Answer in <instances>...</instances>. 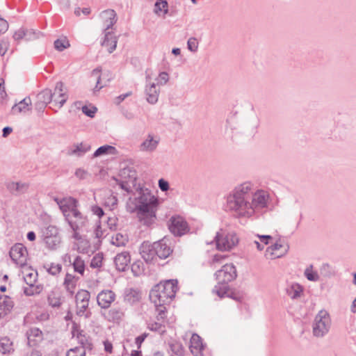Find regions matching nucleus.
I'll return each instance as SVG.
<instances>
[{"instance_id": "9", "label": "nucleus", "mask_w": 356, "mask_h": 356, "mask_svg": "<svg viewBox=\"0 0 356 356\" xmlns=\"http://www.w3.org/2000/svg\"><path fill=\"white\" fill-rule=\"evenodd\" d=\"M69 225L73 232V237L79 239V231L83 228L87 222V218L79 210L65 217Z\"/></svg>"}, {"instance_id": "8", "label": "nucleus", "mask_w": 356, "mask_h": 356, "mask_svg": "<svg viewBox=\"0 0 356 356\" xmlns=\"http://www.w3.org/2000/svg\"><path fill=\"white\" fill-rule=\"evenodd\" d=\"M331 321L330 315L325 310H321L316 315L313 332L315 336L321 337L328 332Z\"/></svg>"}, {"instance_id": "32", "label": "nucleus", "mask_w": 356, "mask_h": 356, "mask_svg": "<svg viewBox=\"0 0 356 356\" xmlns=\"http://www.w3.org/2000/svg\"><path fill=\"white\" fill-rule=\"evenodd\" d=\"M44 242L48 248L55 250L59 246L60 239L57 235L46 236L44 237Z\"/></svg>"}, {"instance_id": "29", "label": "nucleus", "mask_w": 356, "mask_h": 356, "mask_svg": "<svg viewBox=\"0 0 356 356\" xmlns=\"http://www.w3.org/2000/svg\"><path fill=\"white\" fill-rule=\"evenodd\" d=\"M47 300L53 307H59L62 304L61 293L58 291H52L49 293Z\"/></svg>"}, {"instance_id": "35", "label": "nucleus", "mask_w": 356, "mask_h": 356, "mask_svg": "<svg viewBox=\"0 0 356 356\" xmlns=\"http://www.w3.org/2000/svg\"><path fill=\"white\" fill-rule=\"evenodd\" d=\"M128 242V236L126 234H122L120 233H118L112 237L111 243L112 244L121 247L124 246Z\"/></svg>"}, {"instance_id": "27", "label": "nucleus", "mask_w": 356, "mask_h": 356, "mask_svg": "<svg viewBox=\"0 0 356 356\" xmlns=\"http://www.w3.org/2000/svg\"><path fill=\"white\" fill-rule=\"evenodd\" d=\"M102 45L108 53H112L117 46L116 37L110 32L106 33Z\"/></svg>"}, {"instance_id": "28", "label": "nucleus", "mask_w": 356, "mask_h": 356, "mask_svg": "<svg viewBox=\"0 0 356 356\" xmlns=\"http://www.w3.org/2000/svg\"><path fill=\"white\" fill-rule=\"evenodd\" d=\"M31 100L29 97H26L12 107V112L13 114L26 113L31 110Z\"/></svg>"}, {"instance_id": "4", "label": "nucleus", "mask_w": 356, "mask_h": 356, "mask_svg": "<svg viewBox=\"0 0 356 356\" xmlns=\"http://www.w3.org/2000/svg\"><path fill=\"white\" fill-rule=\"evenodd\" d=\"M227 209L238 216L250 217L253 215V209L245 196L229 195L227 200Z\"/></svg>"}, {"instance_id": "37", "label": "nucleus", "mask_w": 356, "mask_h": 356, "mask_svg": "<svg viewBox=\"0 0 356 356\" xmlns=\"http://www.w3.org/2000/svg\"><path fill=\"white\" fill-rule=\"evenodd\" d=\"M116 149L111 145H104L99 147L94 153V156L97 157L102 155L111 154H115L116 153Z\"/></svg>"}, {"instance_id": "5", "label": "nucleus", "mask_w": 356, "mask_h": 356, "mask_svg": "<svg viewBox=\"0 0 356 356\" xmlns=\"http://www.w3.org/2000/svg\"><path fill=\"white\" fill-rule=\"evenodd\" d=\"M22 274L24 282L29 286L24 289V293L27 296H33L39 293L41 288L39 286H35L37 282L38 273L35 270L32 268L27 264L22 266Z\"/></svg>"}, {"instance_id": "50", "label": "nucleus", "mask_w": 356, "mask_h": 356, "mask_svg": "<svg viewBox=\"0 0 356 356\" xmlns=\"http://www.w3.org/2000/svg\"><path fill=\"white\" fill-rule=\"evenodd\" d=\"M8 29V24L6 20L0 17V33H5Z\"/></svg>"}, {"instance_id": "45", "label": "nucleus", "mask_w": 356, "mask_h": 356, "mask_svg": "<svg viewBox=\"0 0 356 356\" xmlns=\"http://www.w3.org/2000/svg\"><path fill=\"white\" fill-rule=\"evenodd\" d=\"M102 259L103 258L101 255H99V254L95 255L91 261V264H90L91 267H93V268L100 267L102 264Z\"/></svg>"}, {"instance_id": "38", "label": "nucleus", "mask_w": 356, "mask_h": 356, "mask_svg": "<svg viewBox=\"0 0 356 356\" xmlns=\"http://www.w3.org/2000/svg\"><path fill=\"white\" fill-rule=\"evenodd\" d=\"M86 348L83 345H79L69 349L66 353V356H85Z\"/></svg>"}, {"instance_id": "13", "label": "nucleus", "mask_w": 356, "mask_h": 356, "mask_svg": "<svg viewBox=\"0 0 356 356\" xmlns=\"http://www.w3.org/2000/svg\"><path fill=\"white\" fill-rule=\"evenodd\" d=\"M90 293L86 290H80L76 295V314L79 316H83L88 307Z\"/></svg>"}, {"instance_id": "16", "label": "nucleus", "mask_w": 356, "mask_h": 356, "mask_svg": "<svg viewBox=\"0 0 356 356\" xmlns=\"http://www.w3.org/2000/svg\"><path fill=\"white\" fill-rule=\"evenodd\" d=\"M67 89L62 82L56 83L54 92L53 93L54 103L55 106L60 108L66 102L67 99Z\"/></svg>"}, {"instance_id": "39", "label": "nucleus", "mask_w": 356, "mask_h": 356, "mask_svg": "<svg viewBox=\"0 0 356 356\" xmlns=\"http://www.w3.org/2000/svg\"><path fill=\"white\" fill-rule=\"evenodd\" d=\"M155 12L159 15H164L168 12V3L165 0H158L155 3Z\"/></svg>"}, {"instance_id": "10", "label": "nucleus", "mask_w": 356, "mask_h": 356, "mask_svg": "<svg viewBox=\"0 0 356 356\" xmlns=\"http://www.w3.org/2000/svg\"><path fill=\"white\" fill-rule=\"evenodd\" d=\"M10 257L13 261L22 267L26 264L29 254L26 248L22 243L14 245L10 250Z\"/></svg>"}, {"instance_id": "1", "label": "nucleus", "mask_w": 356, "mask_h": 356, "mask_svg": "<svg viewBox=\"0 0 356 356\" xmlns=\"http://www.w3.org/2000/svg\"><path fill=\"white\" fill-rule=\"evenodd\" d=\"M178 290L177 280H168L160 282L154 286L149 293V299L154 305L157 312L158 322L149 323L148 327L151 330L159 331L169 324L167 320L165 305L175 298Z\"/></svg>"}, {"instance_id": "22", "label": "nucleus", "mask_w": 356, "mask_h": 356, "mask_svg": "<svg viewBox=\"0 0 356 356\" xmlns=\"http://www.w3.org/2000/svg\"><path fill=\"white\" fill-rule=\"evenodd\" d=\"M40 33H36L33 29H25L21 28L17 30L13 34V38L19 41L23 38L26 40H32L38 38Z\"/></svg>"}, {"instance_id": "52", "label": "nucleus", "mask_w": 356, "mask_h": 356, "mask_svg": "<svg viewBox=\"0 0 356 356\" xmlns=\"http://www.w3.org/2000/svg\"><path fill=\"white\" fill-rule=\"evenodd\" d=\"M118 219L115 217H110L107 220V225L110 229H115L117 225Z\"/></svg>"}, {"instance_id": "19", "label": "nucleus", "mask_w": 356, "mask_h": 356, "mask_svg": "<svg viewBox=\"0 0 356 356\" xmlns=\"http://www.w3.org/2000/svg\"><path fill=\"white\" fill-rule=\"evenodd\" d=\"M102 26L108 30L116 22V14L113 10H106L102 13L100 15Z\"/></svg>"}, {"instance_id": "12", "label": "nucleus", "mask_w": 356, "mask_h": 356, "mask_svg": "<svg viewBox=\"0 0 356 356\" xmlns=\"http://www.w3.org/2000/svg\"><path fill=\"white\" fill-rule=\"evenodd\" d=\"M270 196L268 192L263 190L257 191L252 197L250 202L253 209V214L256 211L267 207Z\"/></svg>"}, {"instance_id": "41", "label": "nucleus", "mask_w": 356, "mask_h": 356, "mask_svg": "<svg viewBox=\"0 0 356 356\" xmlns=\"http://www.w3.org/2000/svg\"><path fill=\"white\" fill-rule=\"evenodd\" d=\"M74 271L79 273L81 275H83L85 270L84 261L80 257H76L72 263Z\"/></svg>"}, {"instance_id": "59", "label": "nucleus", "mask_w": 356, "mask_h": 356, "mask_svg": "<svg viewBox=\"0 0 356 356\" xmlns=\"http://www.w3.org/2000/svg\"><path fill=\"white\" fill-rule=\"evenodd\" d=\"M130 95V93H127L126 95H120L119 97H118L116 99H115V102L116 104H120L122 101H123L125 97H127V96H129Z\"/></svg>"}, {"instance_id": "18", "label": "nucleus", "mask_w": 356, "mask_h": 356, "mask_svg": "<svg viewBox=\"0 0 356 356\" xmlns=\"http://www.w3.org/2000/svg\"><path fill=\"white\" fill-rule=\"evenodd\" d=\"M155 250L157 254V259H166L172 252L170 246L166 243L165 240H161L154 243Z\"/></svg>"}, {"instance_id": "30", "label": "nucleus", "mask_w": 356, "mask_h": 356, "mask_svg": "<svg viewBox=\"0 0 356 356\" xmlns=\"http://www.w3.org/2000/svg\"><path fill=\"white\" fill-rule=\"evenodd\" d=\"M14 350L13 342L6 337L0 339V351L3 354L10 353Z\"/></svg>"}, {"instance_id": "58", "label": "nucleus", "mask_w": 356, "mask_h": 356, "mask_svg": "<svg viewBox=\"0 0 356 356\" xmlns=\"http://www.w3.org/2000/svg\"><path fill=\"white\" fill-rule=\"evenodd\" d=\"M87 173L85 170L79 169L76 171V175L80 179H83L86 177Z\"/></svg>"}, {"instance_id": "36", "label": "nucleus", "mask_w": 356, "mask_h": 356, "mask_svg": "<svg viewBox=\"0 0 356 356\" xmlns=\"http://www.w3.org/2000/svg\"><path fill=\"white\" fill-rule=\"evenodd\" d=\"M257 238L258 240H255L254 244L259 250H262L264 248V245H268L271 239L270 235H257Z\"/></svg>"}, {"instance_id": "21", "label": "nucleus", "mask_w": 356, "mask_h": 356, "mask_svg": "<svg viewBox=\"0 0 356 356\" xmlns=\"http://www.w3.org/2000/svg\"><path fill=\"white\" fill-rule=\"evenodd\" d=\"M131 261V257L127 252L118 254L115 257V264L119 271H124L128 268Z\"/></svg>"}, {"instance_id": "33", "label": "nucleus", "mask_w": 356, "mask_h": 356, "mask_svg": "<svg viewBox=\"0 0 356 356\" xmlns=\"http://www.w3.org/2000/svg\"><path fill=\"white\" fill-rule=\"evenodd\" d=\"M159 141L154 140L152 136H149L148 138L145 140L140 145L142 151H153L156 149Z\"/></svg>"}, {"instance_id": "40", "label": "nucleus", "mask_w": 356, "mask_h": 356, "mask_svg": "<svg viewBox=\"0 0 356 356\" xmlns=\"http://www.w3.org/2000/svg\"><path fill=\"white\" fill-rule=\"evenodd\" d=\"M37 99L46 104H49L53 99V93L49 89L44 90L38 95Z\"/></svg>"}, {"instance_id": "20", "label": "nucleus", "mask_w": 356, "mask_h": 356, "mask_svg": "<svg viewBox=\"0 0 356 356\" xmlns=\"http://www.w3.org/2000/svg\"><path fill=\"white\" fill-rule=\"evenodd\" d=\"M104 316L108 322L119 325L124 317V312L120 308H113L108 310Z\"/></svg>"}, {"instance_id": "47", "label": "nucleus", "mask_w": 356, "mask_h": 356, "mask_svg": "<svg viewBox=\"0 0 356 356\" xmlns=\"http://www.w3.org/2000/svg\"><path fill=\"white\" fill-rule=\"evenodd\" d=\"M62 270V267L60 264H52L48 271L49 273H51V275H57Z\"/></svg>"}, {"instance_id": "56", "label": "nucleus", "mask_w": 356, "mask_h": 356, "mask_svg": "<svg viewBox=\"0 0 356 356\" xmlns=\"http://www.w3.org/2000/svg\"><path fill=\"white\" fill-rule=\"evenodd\" d=\"M47 105V104H46L45 103H44V102H42L41 101H38V99H37L36 102L35 103V109H37L38 111H43Z\"/></svg>"}, {"instance_id": "11", "label": "nucleus", "mask_w": 356, "mask_h": 356, "mask_svg": "<svg viewBox=\"0 0 356 356\" xmlns=\"http://www.w3.org/2000/svg\"><path fill=\"white\" fill-rule=\"evenodd\" d=\"M168 227L175 236H182L189 232L187 222L180 216H172L169 220Z\"/></svg>"}, {"instance_id": "24", "label": "nucleus", "mask_w": 356, "mask_h": 356, "mask_svg": "<svg viewBox=\"0 0 356 356\" xmlns=\"http://www.w3.org/2000/svg\"><path fill=\"white\" fill-rule=\"evenodd\" d=\"M28 343L30 346H35L43 339L42 331L38 328H31L27 332Z\"/></svg>"}, {"instance_id": "17", "label": "nucleus", "mask_w": 356, "mask_h": 356, "mask_svg": "<svg viewBox=\"0 0 356 356\" xmlns=\"http://www.w3.org/2000/svg\"><path fill=\"white\" fill-rule=\"evenodd\" d=\"M115 300V294L111 290H103L97 296V304L103 309L110 307Z\"/></svg>"}, {"instance_id": "26", "label": "nucleus", "mask_w": 356, "mask_h": 356, "mask_svg": "<svg viewBox=\"0 0 356 356\" xmlns=\"http://www.w3.org/2000/svg\"><path fill=\"white\" fill-rule=\"evenodd\" d=\"M13 307V301L7 296H0V318L8 314Z\"/></svg>"}, {"instance_id": "25", "label": "nucleus", "mask_w": 356, "mask_h": 356, "mask_svg": "<svg viewBox=\"0 0 356 356\" xmlns=\"http://www.w3.org/2000/svg\"><path fill=\"white\" fill-rule=\"evenodd\" d=\"M79 278L76 276L67 273L64 278L63 286L65 290L70 293V295H73L77 286Z\"/></svg>"}, {"instance_id": "2", "label": "nucleus", "mask_w": 356, "mask_h": 356, "mask_svg": "<svg viewBox=\"0 0 356 356\" xmlns=\"http://www.w3.org/2000/svg\"><path fill=\"white\" fill-rule=\"evenodd\" d=\"M158 200L147 190L141 191L137 198L138 216L144 224L150 225L156 218Z\"/></svg>"}, {"instance_id": "51", "label": "nucleus", "mask_w": 356, "mask_h": 356, "mask_svg": "<svg viewBox=\"0 0 356 356\" xmlns=\"http://www.w3.org/2000/svg\"><path fill=\"white\" fill-rule=\"evenodd\" d=\"M103 343H104V350L106 353L111 354L113 353V349L112 343L111 341H109L108 340H105L103 342Z\"/></svg>"}, {"instance_id": "46", "label": "nucleus", "mask_w": 356, "mask_h": 356, "mask_svg": "<svg viewBox=\"0 0 356 356\" xmlns=\"http://www.w3.org/2000/svg\"><path fill=\"white\" fill-rule=\"evenodd\" d=\"M198 47V42L196 38H191L188 40V48L192 51H195Z\"/></svg>"}, {"instance_id": "57", "label": "nucleus", "mask_w": 356, "mask_h": 356, "mask_svg": "<svg viewBox=\"0 0 356 356\" xmlns=\"http://www.w3.org/2000/svg\"><path fill=\"white\" fill-rule=\"evenodd\" d=\"M146 337H147V334H143L136 337V343L137 344L138 348L140 347L141 343L143 342V341L145 340Z\"/></svg>"}, {"instance_id": "60", "label": "nucleus", "mask_w": 356, "mask_h": 356, "mask_svg": "<svg viewBox=\"0 0 356 356\" xmlns=\"http://www.w3.org/2000/svg\"><path fill=\"white\" fill-rule=\"evenodd\" d=\"M12 132V129L10 127H5L3 129V137H6L8 134H10Z\"/></svg>"}, {"instance_id": "31", "label": "nucleus", "mask_w": 356, "mask_h": 356, "mask_svg": "<svg viewBox=\"0 0 356 356\" xmlns=\"http://www.w3.org/2000/svg\"><path fill=\"white\" fill-rule=\"evenodd\" d=\"M147 91V100L151 103L154 104L157 102L159 97V92L156 90L155 84L150 85L146 90Z\"/></svg>"}, {"instance_id": "23", "label": "nucleus", "mask_w": 356, "mask_h": 356, "mask_svg": "<svg viewBox=\"0 0 356 356\" xmlns=\"http://www.w3.org/2000/svg\"><path fill=\"white\" fill-rule=\"evenodd\" d=\"M204 345L202 338L197 334H193L190 341V349L193 355H200L204 350Z\"/></svg>"}, {"instance_id": "15", "label": "nucleus", "mask_w": 356, "mask_h": 356, "mask_svg": "<svg viewBox=\"0 0 356 356\" xmlns=\"http://www.w3.org/2000/svg\"><path fill=\"white\" fill-rule=\"evenodd\" d=\"M57 203L59 205L65 218L67 216V214L70 215L78 211V202L73 197H67L63 198L62 200H57Z\"/></svg>"}, {"instance_id": "64", "label": "nucleus", "mask_w": 356, "mask_h": 356, "mask_svg": "<svg viewBox=\"0 0 356 356\" xmlns=\"http://www.w3.org/2000/svg\"><path fill=\"white\" fill-rule=\"evenodd\" d=\"M26 356H42L40 352L38 350H34L27 354Z\"/></svg>"}, {"instance_id": "3", "label": "nucleus", "mask_w": 356, "mask_h": 356, "mask_svg": "<svg viewBox=\"0 0 356 356\" xmlns=\"http://www.w3.org/2000/svg\"><path fill=\"white\" fill-rule=\"evenodd\" d=\"M218 284L213 293L219 298L229 296L230 292L227 284L234 280L237 276L236 270L232 264H227L216 273Z\"/></svg>"}, {"instance_id": "44", "label": "nucleus", "mask_w": 356, "mask_h": 356, "mask_svg": "<svg viewBox=\"0 0 356 356\" xmlns=\"http://www.w3.org/2000/svg\"><path fill=\"white\" fill-rule=\"evenodd\" d=\"M82 111L83 113L90 117H93L97 111V108L93 106H84L82 107Z\"/></svg>"}, {"instance_id": "42", "label": "nucleus", "mask_w": 356, "mask_h": 356, "mask_svg": "<svg viewBox=\"0 0 356 356\" xmlns=\"http://www.w3.org/2000/svg\"><path fill=\"white\" fill-rule=\"evenodd\" d=\"M69 47H70V43L66 38L58 39L54 42V47L58 51H63L64 49H67Z\"/></svg>"}, {"instance_id": "14", "label": "nucleus", "mask_w": 356, "mask_h": 356, "mask_svg": "<svg viewBox=\"0 0 356 356\" xmlns=\"http://www.w3.org/2000/svg\"><path fill=\"white\" fill-rule=\"evenodd\" d=\"M140 254L148 264H154L157 261V254L154 243L144 242L140 246Z\"/></svg>"}, {"instance_id": "62", "label": "nucleus", "mask_w": 356, "mask_h": 356, "mask_svg": "<svg viewBox=\"0 0 356 356\" xmlns=\"http://www.w3.org/2000/svg\"><path fill=\"white\" fill-rule=\"evenodd\" d=\"M293 287H296L294 297L300 296L302 292V288L299 285L293 286Z\"/></svg>"}, {"instance_id": "53", "label": "nucleus", "mask_w": 356, "mask_h": 356, "mask_svg": "<svg viewBox=\"0 0 356 356\" xmlns=\"http://www.w3.org/2000/svg\"><path fill=\"white\" fill-rule=\"evenodd\" d=\"M159 186L161 191H166L169 188V184L168 182L165 180L161 179L159 181Z\"/></svg>"}, {"instance_id": "55", "label": "nucleus", "mask_w": 356, "mask_h": 356, "mask_svg": "<svg viewBox=\"0 0 356 356\" xmlns=\"http://www.w3.org/2000/svg\"><path fill=\"white\" fill-rule=\"evenodd\" d=\"M92 211L95 215H97L99 218L104 215V211L102 209L98 206L92 207Z\"/></svg>"}, {"instance_id": "63", "label": "nucleus", "mask_w": 356, "mask_h": 356, "mask_svg": "<svg viewBox=\"0 0 356 356\" xmlns=\"http://www.w3.org/2000/svg\"><path fill=\"white\" fill-rule=\"evenodd\" d=\"M27 238L31 241H33L35 239V234L33 232H29L27 234Z\"/></svg>"}, {"instance_id": "34", "label": "nucleus", "mask_w": 356, "mask_h": 356, "mask_svg": "<svg viewBox=\"0 0 356 356\" xmlns=\"http://www.w3.org/2000/svg\"><path fill=\"white\" fill-rule=\"evenodd\" d=\"M252 189V184L250 182H245L235 188L232 195L245 196Z\"/></svg>"}, {"instance_id": "61", "label": "nucleus", "mask_w": 356, "mask_h": 356, "mask_svg": "<svg viewBox=\"0 0 356 356\" xmlns=\"http://www.w3.org/2000/svg\"><path fill=\"white\" fill-rule=\"evenodd\" d=\"M63 261L65 263L71 264L72 263V257H71V255L70 254H65L64 257H63Z\"/></svg>"}, {"instance_id": "7", "label": "nucleus", "mask_w": 356, "mask_h": 356, "mask_svg": "<svg viewBox=\"0 0 356 356\" xmlns=\"http://www.w3.org/2000/svg\"><path fill=\"white\" fill-rule=\"evenodd\" d=\"M238 242V238L234 233L221 230L216 236V248L220 251H229L234 248Z\"/></svg>"}, {"instance_id": "49", "label": "nucleus", "mask_w": 356, "mask_h": 356, "mask_svg": "<svg viewBox=\"0 0 356 356\" xmlns=\"http://www.w3.org/2000/svg\"><path fill=\"white\" fill-rule=\"evenodd\" d=\"M9 48V42L7 40H2L0 42V54L3 56Z\"/></svg>"}, {"instance_id": "48", "label": "nucleus", "mask_w": 356, "mask_h": 356, "mask_svg": "<svg viewBox=\"0 0 356 356\" xmlns=\"http://www.w3.org/2000/svg\"><path fill=\"white\" fill-rule=\"evenodd\" d=\"M7 97L5 90V81L3 78H0V99H4Z\"/></svg>"}, {"instance_id": "43", "label": "nucleus", "mask_w": 356, "mask_h": 356, "mask_svg": "<svg viewBox=\"0 0 356 356\" xmlns=\"http://www.w3.org/2000/svg\"><path fill=\"white\" fill-rule=\"evenodd\" d=\"M312 268V266L307 268L305 271V275L309 280L316 281L318 280V275L316 272L313 270Z\"/></svg>"}, {"instance_id": "6", "label": "nucleus", "mask_w": 356, "mask_h": 356, "mask_svg": "<svg viewBox=\"0 0 356 356\" xmlns=\"http://www.w3.org/2000/svg\"><path fill=\"white\" fill-rule=\"evenodd\" d=\"M289 250V244L284 238H278L265 251V257L268 259H275L285 256Z\"/></svg>"}, {"instance_id": "54", "label": "nucleus", "mask_w": 356, "mask_h": 356, "mask_svg": "<svg viewBox=\"0 0 356 356\" xmlns=\"http://www.w3.org/2000/svg\"><path fill=\"white\" fill-rule=\"evenodd\" d=\"M168 81V74L166 72H161L159 75V82L160 83H166Z\"/></svg>"}]
</instances>
